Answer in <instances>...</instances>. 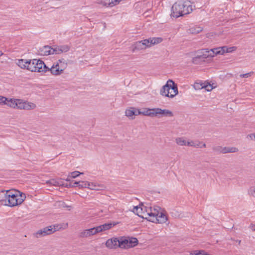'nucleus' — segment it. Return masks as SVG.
Listing matches in <instances>:
<instances>
[{
	"label": "nucleus",
	"mask_w": 255,
	"mask_h": 255,
	"mask_svg": "<svg viewBox=\"0 0 255 255\" xmlns=\"http://www.w3.org/2000/svg\"><path fill=\"white\" fill-rule=\"evenodd\" d=\"M69 174H70V176H71V178H75L79 176L80 175L83 174V173L80 172L79 171H75L70 172Z\"/></svg>",
	"instance_id": "4c0bfd02"
},
{
	"label": "nucleus",
	"mask_w": 255,
	"mask_h": 255,
	"mask_svg": "<svg viewBox=\"0 0 255 255\" xmlns=\"http://www.w3.org/2000/svg\"><path fill=\"white\" fill-rule=\"evenodd\" d=\"M176 143L179 146H190L191 140H187L184 137H179L175 139Z\"/></svg>",
	"instance_id": "f3484780"
},
{
	"label": "nucleus",
	"mask_w": 255,
	"mask_h": 255,
	"mask_svg": "<svg viewBox=\"0 0 255 255\" xmlns=\"http://www.w3.org/2000/svg\"><path fill=\"white\" fill-rule=\"evenodd\" d=\"M156 111H157V117L158 118H162L164 117L172 118L174 116L173 112L168 109H162L161 108H157Z\"/></svg>",
	"instance_id": "f8f14e48"
},
{
	"label": "nucleus",
	"mask_w": 255,
	"mask_h": 255,
	"mask_svg": "<svg viewBox=\"0 0 255 255\" xmlns=\"http://www.w3.org/2000/svg\"><path fill=\"white\" fill-rule=\"evenodd\" d=\"M16 109L24 110H31L36 108V105L32 102L17 99Z\"/></svg>",
	"instance_id": "1a4fd4ad"
},
{
	"label": "nucleus",
	"mask_w": 255,
	"mask_h": 255,
	"mask_svg": "<svg viewBox=\"0 0 255 255\" xmlns=\"http://www.w3.org/2000/svg\"><path fill=\"white\" fill-rule=\"evenodd\" d=\"M3 55L2 51H0V57Z\"/></svg>",
	"instance_id": "8fccbe9b"
},
{
	"label": "nucleus",
	"mask_w": 255,
	"mask_h": 255,
	"mask_svg": "<svg viewBox=\"0 0 255 255\" xmlns=\"http://www.w3.org/2000/svg\"><path fill=\"white\" fill-rule=\"evenodd\" d=\"M149 111V108H144L141 110L138 109L137 113L138 114V115H141L145 116H148Z\"/></svg>",
	"instance_id": "c756f323"
},
{
	"label": "nucleus",
	"mask_w": 255,
	"mask_h": 255,
	"mask_svg": "<svg viewBox=\"0 0 255 255\" xmlns=\"http://www.w3.org/2000/svg\"><path fill=\"white\" fill-rule=\"evenodd\" d=\"M131 48L132 52H134L136 50L144 49L141 41L135 42L133 45H132Z\"/></svg>",
	"instance_id": "b1692460"
},
{
	"label": "nucleus",
	"mask_w": 255,
	"mask_h": 255,
	"mask_svg": "<svg viewBox=\"0 0 255 255\" xmlns=\"http://www.w3.org/2000/svg\"><path fill=\"white\" fill-rule=\"evenodd\" d=\"M15 63L20 68L29 71L31 60L17 59L15 60Z\"/></svg>",
	"instance_id": "ddd939ff"
},
{
	"label": "nucleus",
	"mask_w": 255,
	"mask_h": 255,
	"mask_svg": "<svg viewBox=\"0 0 255 255\" xmlns=\"http://www.w3.org/2000/svg\"><path fill=\"white\" fill-rule=\"evenodd\" d=\"M111 0H98V2L105 6H109L111 7Z\"/></svg>",
	"instance_id": "e433bc0d"
},
{
	"label": "nucleus",
	"mask_w": 255,
	"mask_h": 255,
	"mask_svg": "<svg viewBox=\"0 0 255 255\" xmlns=\"http://www.w3.org/2000/svg\"><path fill=\"white\" fill-rule=\"evenodd\" d=\"M66 66L67 64L64 61L58 60L53 64L51 68L48 67V71H50L53 76H59L63 73Z\"/></svg>",
	"instance_id": "423d86ee"
},
{
	"label": "nucleus",
	"mask_w": 255,
	"mask_h": 255,
	"mask_svg": "<svg viewBox=\"0 0 255 255\" xmlns=\"http://www.w3.org/2000/svg\"><path fill=\"white\" fill-rule=\"evenodd\" d=\"M122 0H111V7L118 4Z\"/></svg>",
	"instance_id": "79ce46f5"
},
{
	"label": "nucleus",
	"mask_w": 255,
	"mask_h": 255,
	"mask_svg": "<svg viewBox=\"0 0 255 255\" xmlns=\"http://www.w3.org/2000/svg\"><path fill=\"white\" fill-rule=\"evenodd\" d=\"M141 41L142 43L144 49L150 47L151 46L150 38L143 39L142 40H141Z\"/></svg>",
	"instance_id": "2f4dec72"
},
{
	"label": "nucleus",
	"mask_w": 255,
	"mask_h": 255,
	"mask_svg": "<svg viewBox=\"0 0 255 255\" xmlns=\"http://www.w3.org/2000/svg\"><path fill=\"white\" fill-rule=\"evenodd\" d=\"M38 52L41 56L55 54L54 47H51L49 46H44L40 48Z\"/></svg>",
	"instance_id": "9b49d317"
},
{
	"label": "nucleus",
	"mask_w": 255,
	"mask_h": 255,
	"mask_svg": "<svg viewBox=\"0 0 255 255\" xmlns=\"http://www.w3.org/2000/svg\"><path fill=\"white\" fill-rule=\"evenodd\" d=\"M248 194L250 197L255 198V184L249 187L248 190Z\"/></svg>",
	"instance_id": "7c9ffc66"
},
{
	"label": "nucleus",
	"mask_w": 255,
	"mask_h": 255,
	"mask_svg": "<svg viewBox=\"0 0 255 255\" xmlns=\"http://www.w3.org/2000/svg\"><path fill=\"white\" fill-rule=\"evenodd\" d=\"M62 184L61 185V186L65 187H74V185H71L70 184H65L62 181Z\"/></svg>",
	"instance_id": "c03bdc74"
},
{
	"label": "nucleus",
	"mask_w": 255,
	"mask_h": 255,
	"mask_svg": "<svg viewBox=\"0 0 255 255\" xmlns=\"http://www.w3.org/2000/svg\"><path fill=\"white\" fill-rule=\"evenodd\" d=\"M247 138L251 140H255V133L248 134Z\"/></svg>",
	"instance_id": "37998d69"
},
{
	"label": "nucleus",
	"mask_w": 255,
	"mask_h": 255,
	"mask_svg": "<svg viewBox=\"0 0 255 255\" xmlns=\"http://www.w3.org/2000/svg\"><path fill=\"white\" fill-rule=\"evenodd\" d=\"M203 83L202 82H195L193 85L194 89L196 90L203 89Z\"/></svg>",
	"instance_id": "c9c22d12"
},
{
	"label": "nucleus",
	"mask_w": 255,
	"mask_h": 255,
	"mask_svg": "<svg viewBox=\"0 0 255 255\" xmlns=\"http://www.w3.org/2000/svg\"><path fill=\"white\" fill-rule=\"evenodd\" d=\"M120 237H113L108 239L106 243V247L109 249H116L120 247Z\"/></svg>",
	"instance_id": "9d476101"
},
{
	"label": "nucleus",
	"mask_w": 255,
	"mask_h": 255,
	"mask_svg": "<svg viewBox=\"0 0 255 255\" xmlns=\"http://www.w3.org/2000/svg\"><path fill=\"white\" fill-rule=\"evenodd\" d=\"M117 224L116 223H106L97 227L98 233L109 230Z\"/></svg>",
	"instance_id": "dca6fc26"
},
{
	"label": "nucleus",
	"mask_w": 255,
	"mask_h": 255,
	"mask_svg": "<svg viewBox=\"0 0 255 255\" xmlns=\"http://www.w3.org/2000/svg\"><path fill=\"white\" fill-rule=\"evenodd\" d=\"M201 59H202V57L199 56V54L198 53L196 56L192 58V62L195 64H199L201 63Z\"/></svg>",
	"instance_id": "72a5a7b5"
},
{
	"label": "nucleus",
	"mask_w": 255,
	"mask_h": 255,
	"mask_svg": "<svg viewBox=\"0 0 255 255\" xmlns=\"http://www.w3.org/2000/svg\"><path fill=\"white\" fill-rule=\"evenodd\" d=\"M46 183L55 186H60L61 185H63L62 179H51L50 180H47L46 181Z\"/></svg>",
	"instance_id": "412c9836"
},
{
	"label": "nucleus",
	"mask_w": 255,
	"mask_h": 255,
	"mask_svg": "<svg viewBox=\"0 0 255 255\" xmlns=\"http://www.w3.org/2000/svg\"><path fill=\"white\" fill-rule=\"evenodd\" d=\"M29 71L31 72L45 73L48 71V67L39 59H31Z\"/></svg>",
	"instance_id": "0eeeda50"
},
{
	"label": "nucleus",
	"mask_w": 255,
	"mask_h": 255,
	"mask_svg": "<svg viewBox=\"0 0 255 255\" xmlns=\"http://www.w3.org/2000/svg\"><path fill=\"white\" fill-rule=\"evenodd\" d=\"M103 186L102 185L98 184L96 182L88 181V188L93 190H99L102 189Z\"/></svg>",
	"instance_id": "4be33fe9"
},
{
	"label": "nucleus",
	"mask_w": 255,
	"mask_h": 255,
	"mask_svg": "<svg viewBox=\"0 0 255 255\" xmlns=\"http://www.w3.org/2000/svg\"><path fill=\"white\" fill-rule=\"evenodd\" d=\"M6 97L0 95V105H4Z\"/></svg>",
	"instance_id": "a19ab883"
},
{
	"label": "nucleus",
	"mask_w": 255,
	"mask_h": 255,
	"mask_svg": "<svg viewBox=\"0 0 255 255\" xmlns=\"http://www.w3.org/2000/svg\"><path fill=\"white\" fill-rule=\"evenodd\" d=\"M149 38L151 46L158 44L163 41V39L161 37H150Z\"/></svg>",
	"instance_id": "cd10ccee"
},
{
	"label": "nucleus",
	"mask_w": 255,
	"mask_h": 255,
	"mask_svg": "<svg viewBox=\"0 0 255 255\" xmlns=\"http://www.w3.org/2000/svg\"><path fill=\"white\" fill-rule=\"evenodd\" d=\"M160 94L164 97L173 99L178 94L177 85L171 79H169L160 90Z\"/></svg>",
	"instance_id": "20e7f679"
},
{
	"label": "nucleus",
	"mask_w": 255,
	"mask_h": 255,
	"mask_svg": "<svg viewBox=\"0 0 255 255\" xmlns=\"http://www.w3.org/2000/svg\"><path fill=\"white\" fill-rule=\"evenodd\" d=\"M65 207H66L68 210H70L72 208L71 206H66Z\"/></svg>",
	"instance_id": "09e8293b"
},
{
	"label": "nucleus",
	"mask_w": 255,
	"mask_h": 255,
	"mask_svg": "<svg viewBox=\"0 0 255 255\" xmlns=\"http://www.w3.org/2000/svg\"><path fill=\"white\" fill-rule=\"evenodd\" d=\"M157 108L149 109V112L148 117H157Z\"/></svg>",
	"instance_id": "473e14b6"
},
{
	"label": "nucleus",
	"mask_w": 255,
	"mask_h": 255,
	"mask_svg": "<svg viewBox=\"0 0 255 255\" xmlns=\"http://www.w3.org/2000/svg\"><path fill=\"white\" fill-rule=\"evenodd\" d=\"M98 230L97 227H94L89 229H87L83 231L80 233V236L81 237H89L93 235H95L98 234Z\"/></svg>",
	"instance_id": "4468645a"
},
{
	"label": "nucleus",
	"mask_w": 255,
	"mask_h": 255,
	"mask_svg": "<svg viewBox=\"0 0 255 255\" xmlns=\"http://www.w3.org/2000/svg\"><path fill=\"white\" fill-rule=\"evenodd\" d=\"M193 10V6L189 1L175 2L172 6L171 16L178 18L188 14Z\"/></svg>",
	"instance_id": "7ed1b4c3"
},
{
	"label": "nucleus",
	"mask_w": 255,
	"mask_h": 255,
	"mask_svg": "<svg viewBox=\"0 0 255 255\" xmlns=\"http://www.w3.org/2000/svg\"><path fill=\"white\" fill-rule=\"evenodd\" d=\"M221 55H224L226 53H232L237 49L236 46L228 47L227 46L220 47Z\"/></svg>",
	"instance_id": "aec40b11"
},
{
	"label": "nucleus",
	"mask_w": 255,
	"mask_h": 255,
	"mask_svg": "<svg viewBox=\"0 0 255 255\" xmlns=\"http://www.w3.org/2000/svg\"><path fill=\"white\" fill-rule=\"evenodd\" d=\"M132 212L139 217L154 223L163 224L167 221L166 212L157 206L140 204L133 207Z\"/></svg>",
	"instance_id": "f257e3e1"
},
{
	"label": "nucleus",
	"mask_w": 255,
	"mask_h": 255,
	"mask_svg": "<svg viewBox=\"0 0 255 255\" xmlns=\"http://www.w3.org/2000/svg\"><path fill=\"white\" fill-rule=\"evenodd\" d=\"M79 188L80 189L87 188H88V181H80Z\"/></svg>",
	"instance_id": "58836bf2"
},
{
	"label": "nucleus",
	"mask_w": 255,
	"mask_h": 255,
	"mask_svg": "<svg viewBox=\"0 0 255 255\" xmlns=\"http://www.w3.org/2000/svg\"><path fill=\"white\" fill-rule=\"evenodd\" d=\"M120 243V248L128 249L135 247L138 244V240L135 238L121 237Z\"/></svg>",
	"instance_id": "6e6552de"
},
{
	"label": "nucleus",
	"mask_w": 255,
	"mask_h": 255,
	"mask_svg": "<svg viewBox=\"0 0 255 255\" xmlns=\"http://www.w3.org/2000/svg\"><path fill=\"white\" fill-rule=\"evenodd\" d=\"M197 53L202 59L209 58V49H203L198 51Z\"/></svg>",
	"instance_id": "bb28decb"
},
{
	"label": "nucleus",
	"mask_w": 255,
	"mask_h": 255,
	"mask_svg": "<svg viewBox=\"0 0 255 255\" xmlns=\"http://www.w3.org/2000/svg\"><path fill=\"white\" fill-rule=\"evenodd\" d=\"M219 151L223 153H235L237 152L239 149L236 147H220Z\"/></svg>",
	"instance_id": "6ab92c4d"
},
{
	"label": "nucleus",
	"mask_w": 255,
	"mask_h": 255,
	"mask_svg": "<svg viewBox=\"0 0 255 255\" xmlns=\"http://www.w3.org/2000/svg\"><path fill=\"white\" fill-rule=\"evenodd\" d=\"M68 226L67 223L49 226L38 230L35 233V236L36 238H40L50 235L56 231L66 229Z\"/></svg>",
	"instance_id": "39448f33"
},
{
	"label": "nucleus",
	"mask_w": 255,
	"mask_h": 255,
	"mask_svg": "<svg viewBox=\"0 0 255 255\" xmlns=\"http://www.w3.org/2000/svg\"><path fill=\"white\" fill-rule=\"evenodd\" d=\"M17 102V99L6 98L5 102V104L4 105H6L11 109H16Z\"/></svg>",
	"instance_id": "a211bd4d"
},
{
	"label": "nucleus",
	"mask_w": 255,
	"mask_h": 255,
	"mask_svg": "<svg viewBox=\"0 0 255 255\" xmlns=\"http://www.w3.org/2000/svg\"><path fill=\"white\" fill-rule=\"evenodd\" d=\"M190 146L196 148H205L206 144L198 140H191Z\"/></svg>",
	"instance_id": "393cba45"
},
{
	"label": "nucleus",
	"mask_w": 255,
	"mask_h": 255,
	"mask_svg": "<svg viewBox=\"0 0 255 255\" xmlns=\"http://www.w3.org/2000/svg\"><path fill=\"white\" fill-rule=\"evenodd\" d=\"M25 198V194L16 190H2L0 192V205L15 207L21 204Z\"/></svg>",
	"instance_id": "f03ea898"
},
{
	"label": "nucleus",
	"mask_w": 255,
	"mask_h": 255,
	"mask_svg": "<svg viewBox=\"0 0 255 255\" xmlns=\"http://www.w3.org/2000/svg\"><path fill=\"white\" fill-rule=\"evenodd\" d=\"M253 74H254L253 72H251L247 73H246V74H241L240 75V76L241 78H247L248 77H251Z\"/></svg>",
	"instance_id": "ea45409f"
},
{
	"label": "nucleus",
	"mask_w": 255,
	"mask_h": 255,
	"mask_svg": "<svg viewBox=\"0 0 255 255\" xmlns=\"http://www.w3.org/2000/svg\"><path fill=\"white\" fill-rule=\"evenodd\" d=\"M190 32L192 33L197 34L202 31V28L200 27L195 26L191 27L190 29Z\"/></svg>",
	"instance_id": "f704fd0d"
},
{
	"label": "nucleus",
	"mask_w": 255,
	"mask_h": 255,
	"mask_svg": "<svg viewBox=\"0 0 255 255\" xmlns=\"http://www.w3.org/2000/svg\"><path fill=\"white\" fill-rule=\"evenodd\" d=\"M71 176H70V174L68 175L67 178L66 179V181H70L71 180Z\"/></svg>",
	"instance_id": "de8ad7c7"
},
{
	"label": "nucleus",
	"mask_w": 255,
	"mask_h": 255,
	"mask_svg": "<svg viewBox=\"0 0 255 255\" xmlns=\"http://www.w3.org/2000/svg\"><path fill=\"white\" fill-rule=\"evenodd\" d=\"M79 183L80 181H76L74 182L73 185H74V187H75L76 185H77L79 187Z\"/></svg>",
	"instance_id": "49530a36"
},
{
	"label": "nucleus",
	"mask_w": 255,
	"mask_h": 255,
	"mask_svg": "<svg viewBox=\"0 0 255 255\" xmlns=\"http://www.w3.org/2000/svg\"><path fill=\"white\" fill-rule=\"evenodd\" d=\"M220 52V47L209 49V57H213L218 54L221 55Z\"/></svg>",
	"instance_id": "a878e982"
},
{
	"label": "nucleus",
	"mask_w": 255,
	"mask_h": 255,
	"mask_svg": "<svg viewBox=\"0 0 255 255\" xmlns=\"http://www.w3.org/2000/svg\"><path fill=\"white\" fill-rule=\"evenodd\" d=\"M250 228L252 231H255V225H251Z\"/></svg>",
	"instance_id": "a18cd8bd"
},
{
	"label": "nucleus",
	"mask_w": 255,
	"mask_h": 255,
	"mask_svg": "<svg viewBox=\"0 0 255 255\" xmlns=\"http://www.w3.org/2000/svg\"><path fill=\"white\" fill-rule=\"evenodd\" d=\"M55 54H59L63 52H66L69 50L68 45H62L54 47Z\"/></svg>",
	"instance_id": "5701e85b"
},
{
	"label": "nucleus",
	"mask_w": 255,
	"mask_h": 255,
	"mask_svg": "<svg viewBox=\"0 0 255 255\" xmlns=\"http://www.w3.org/2000/svg\"><path fill=\"white\" fill-rule=\"evenodd\" d=\"M203 89H205L208 92L211 91L214 88H215V86L211 84L208 82H204L203 83Z\"/></svg>",
	"instance_id": "c85d7f7f"
},
{
	"label": "nucleus",
	"mask_w": 255,
	"mask_h": 255,
	"mask_svg": "<svg viewBox=\"0 0 255 255\" xmlns=\"http://www.w3.org/2000/svg\"><path fill=\"white\" fill-rule=\"evenodd\" d=\"M137 109L133 107H130L126 109L125 111V115L128 117L129 119L133 120L135 118V116H138Z\"/></svg>",
	"instance_id": "2eb2a0df"
}]
</instances>
